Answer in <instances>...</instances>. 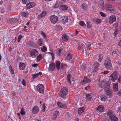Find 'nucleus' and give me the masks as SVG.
<instances>
[{"label":"nucleus","instance_id":"obj_1","mask_svg":"<svg viewBox=\"0 0 121 121\" xmlns=\"http://www.w3.org/2000/svg\"><path fill=\"white\" fill-rule=\"evenodd\" d=\"M105 67L108 69H112V66L111 64V61L110 59L108 58L105 59L104 63Z\"/></svg>","mask_w":121,"mask_h":121},{"label":"nucleus","instance_id":"obj_2","mask_svg":"<svg viewBox=\"0 0 121 121\" xmlns=\"http://www.w3.org/2000/svg\"><path fill=\"white\" fill-rule=\"evenodd\" d=\"M118 77V74L117 72L115 71L110 75L109 79L114 82L117 79Z\"/></svg>","mask_w":121,"mask_h":121},{"label":"nucleus","instance_id":"obj_3","mask_svg":"<svg viewBox=\"0 0 121 121\" xmlns=\"http://www.w3.org/2000/svg\"><path fill=\"white\" fill-rule=\"evenodd\" d=\"M68 93V90L67 88L66 87L63 88L61 90L60 96L64 99H65Z\"/></svg>","mask_w":121,"mask_h":121},{"label":"nucleus","instance_id":"obj_4","mask_svg":"<svg viewBox=\"0 0 121 121\" xmlns=\"http://www.w3.org/2000/svg\"><path fill=\"white\" fill-rule=\"evenodd\" d=\"M113 8L112 7V6L108 4H106L104 5V6H102V9H105L107 11H110L111 9H113Z\"/></svg>","mask_w":121,"mask_h":121},{"label":"nucleus","instance_id":"obj_5","mask_svg":"<svg viewBox=\"0 0 121 121\" xmlns=\"http://www.w3.org/2000/svg\"><path fill=\"white\" fill-rule=\"evenodd\" d=\"M37 90L40 93H43L44 90L43 86L42 84H39L37 86Z\"/></svg>","mask_w":121,"mask_h":121},{"label":"nucleus","instance_id":"obj_6","mask_svg":"<svg viewBox=\"0 0 121 121\" xmlns=\"http://www.w3.org/2000/svg\"><path fill=\"white\" fill-rule=\"evenodd\" d=\"M30 53L32 57L35 58L38 55V52L36 49H34L32 50L30 52Z\"/></svg>","mask_w":121,"mask_h":121},{"label":"nucleus","instance_id":"obj_7","mask_svg":"<svg viewBox=\"0 0 121 121\" xmlns=\"http://www.w3.org/2000/svg\"><path fill=\"white\" fill-rule=\"evenodd\" d=\"M50 18L51 22L53 24L56 23L58 21V17L54 15L51 16Z\"/></svg>","mask_w":121,"mask_h":121},{"label":"nucleus","instance_id":"obj_8","mask_svg":"<svg viewBox=\"0 0 121 121\" xmlns=\"http://www.w3.org/2000/svg\"><path fill=\"white\" fill-rule=\"evenodd\" d=\"M116 20V17L114 16H111L109 17V23L112 24L115 22Z\"/></svg>","mask_w":121,"mask_h":121},{"label":"nucleus","instance_id":"obj_9","mask_svg":"<svg viewBox=\"0 0 121 121\" xmlns=\"http://www.w3.org/2000/svg\"><path fill=\"white\" fill-rule=\"evenodd\" d=\"M39 108L37 106H35L32 110V113L35 114H36L39 111Z\"/></svg>","mask_w":121,"mask_h":121},{"label":"nucleus","instance_id":"obj_10","mask_svg":"<svg viewBox=\"0 0 121 121\" xmlns=\"http://www.w3.org/2000/svg\"><path fill=\"white\" fill-rule=\"evenodd\" d=\"M91 20L93 22L98 24L100 23L101 22V20L98 18H93Z\"/></svg>","mask_w":121,"mask_h":121},{"label":"nucleus","instance_id":"obj_11","mask_svg":"<svg viewBox=\"0 0 121 121\" xmlns=\"http://www.w3.org/2000/svg\"><path fill=\"white\" fill-rule=\"evenodd\" d=\"M55 68V63H52L49 65V69L53 71Z\"/></svg>","mask_w":121,"mask_h":121},{"label":"nucleus","instance_id":"obj_12","mask_svg":"<svg viewBox=\"0 0 121 121\" xmlns=\"http://www.w3.org/2000/svg\"><path fill=\"white\" fill-rule=\"evenodd\" d=\"M9 22L11 23H18V20L17 19L15 18H11L9 19Z\"/></svg>","mask_w":121,"mask_h":121},{"label":"nucleus","instance_id":"obj_13","mask_svg":"<svg viewBox=\"0 0 121 121\" xmlns=\"http://www.w3.org/2000/svg\"><path fill=\"white\" fill-rule=\"evenodd\" d=\"M26 66V65L24 63H20L19 66L20 69L21 70H23L25 68Z\"/></svg>","mask_w":121,"mask_h":121},{"label":"nucleus","instance_id":"obj_14","mask_svg":"<svg viewBox=\"0 0 121 121\" xmlns=\"http://www.w3.org/2000/svg\"><path fill=\"white\" fill-rule=\"evenodd\" d=\"M101 100L103 101H105L107 100L108 98L106 95H102L100 96Z\"/></svg>","mask_w":121,"mask_h":121},{"label":"nucleus","instance_id":"obj_15","mask_svg":"<svg viewBox=\"0 0 121 121\" xmlns=\"http://www.w3.org/2000/svg\"><path fill=\"white\" fill-rule=\"evenodd\" d=\"M91 81V80L90 79H87V78H84L83 79L82 81V84L83 85L86 82L87 83H88L90 82Z\"/></svg>","mask_w":121,"mask_h":121},{"label":"nucleus","instance_id":"obj_16","mask_svg":"<svg viewBox=\"0 0 121 121\" xmlns=\"http://www.w3.org/2000/svg\"><path fill=\"white\" fill-rule=\"evenodd\" d=\"M81 7L85 11H86L87 9V6L86 2L83 3L82 4Z\"/></svg>","mask_w":121,"mask_h":121},{"label":"nucleus","instance_id":"obj_17","mask_svg":"<svg viewBox=\"0 0 121 121\" xmlns=\"http://www.w3.org/2000/svg\"><path fill=\"white\" fill-rule=\"evenodd\" d=\"M92 94L90 93L88 94H86V99L87 100L90 101L91 100Z\"/></svg>","mask_w":121,"mask_h":121},{"label":"nucleus","instance_id":"obj_18","mask_svg":"<svg viewBox=\"0 0 121 121\" xmlns=\"http://www.w3.org/2000/svg\"><path fill=\"white\" fill-rule=\"evenodd\" d=\"M62 38L63 42H64L63 41L67 42L68 40V39L67 37V36L65 34H64L62 35Z\"/></svg>","mask_w":121,"mask_h":121},{"label":"nucleus","instance_id":"obj_19","mask_svg":"<svg viewBox=\"0 0 121 121\" xmlns=\"http://www.w3.org/2000/svg\"><path fill=\"white\" fill-rule=\"evenodd\" d=\"M97 110L100 112H103L104 110V107L103 106H99L98 107Z\"/></svg>","mask_w":121,"mask_h":121},{"label":"nucleus","instance_id":"obj_20","mask_svg":"<svg viewBox=\"0 0 121 121\" xmlns=\"http://www.w3.org/2000/svg\"><path fill=\"white\" fill-rule=\"evenodd\" d=\"M106 94L107 95L110 96L112 94V91L111 90H109L105 91Z\"/></svg>","mask_w":121,"mask_h":121},{"label":"nucleus","instance_id":"obj_21","mask_svg":"<svg viewBox=\"0 0 121 121\" xmlns=\"http://www.w3.org/2000/svg\"><path fill=\"white\" fill-rule=\"evenodd\" d=\"M56 67L57 69L59 70L60 68V62L59 61H57L56 63Z\"/></svg>","mask_w":121,"mask_h":121},{"label":"nucleus","instance_id":"obj_22","mask_svg":"<svg viewBox=\"0 0 121 121\" xmlns=\"http://www.w3.org/2000/svg\"><path fill=\"white\" fill-rule=\"evenodd\" d=\"M84 108L83 107H82L79 108L78 110V113L79 115H81L84 111Z\"/></svg>","mask_w":121,"mask_h":121},{"label":"nucleus","instance_id":"obj_23","mask_svg":"<svg viewBox=\"0 0 121 121\" xmlns=\"http://www.w3.org/2000/svg\"><path fill=\"white\" fill-rule=\"evenodd\" d=\"M62 21L63 22H65L68 20V18L67 16H65L62 17Z\"/></svg>","mask_w":121,"mask_h":121},{"label":"nucleus","instance_id":"obj_24","mask_svg":"<svg viewBox=\"0 0 121 121\" xmlns=\"http://www.w3.org/2000/svg\"><path fill=\"white\" fill-rule=\"evenodd\" d=\"M113 90L114 91H116L118 90L117 83L113 84Z\"/></svg>","mask_w":121,"mask_h":121},{"label":"nucleus","instance_id":"obj_25","mask_svg":"<svg viewBox=\"0 0 121 121\" xmlns=\"http://www.w3.org/2000/svg\"><path fill=\"white\" fill-rule=\"evenodd\" d=\"M43 39H39L38 41V44L39 45L41 46L42 45H43Z\"/></svg>","mask_w":121,"mask_h":121},{"label":"nucleus","instance_id":"obj_26","mask_svg":"<svg viewBox=\"0 0 121 121\" xmlns=\"http://www.w3.org/2000/svg\"><path fill=\"white\" fill-rule=\"evenodd\" d=\"M110 118L111 121H117V118L113 115Z\"/></svg>","mask_w":121,"mask_h":121},{"label":"nucleus","instance_id":"obj_27","mask_svg":"<svg viewBox=\"0 0 121 121\" xmlns=\"http://www.w3.org/2000/svg\"><path fill=\"white\" fill-rule=\"evenodd\" d=\"M111 52H112V55L114 57H115L117 55V51L116 50H114L112 51V50H111Z\"/></svg>","mask_w":121,"mask_h":121},{"label":"nucleus","instance_id":"obj_28","mask_svg":"<svg viewBox=\"0 0 121 121\" xmlns=\"http://www.w3.org/2000/svg\"><path fill=\"white\" fill-rule=\"evenodd\" d=\"M104 87L106 89H107L108 90L110 88V85L109 84L108 82H106L105 84Z\"/></svg>","mask_w":121,"mask_h":121},{"label":"nucleus","instance_id":"obj_29","mask_svg":"<svg viewBox=\"0 0 121 121\" xmlns=\"http://www.w3.org/2000/svg\"><path fill=\"white\" fill-rule=\"evenodd\" d=\"M106 82L105 81H103L99 84L101 88L103 87L104 86H105Z\"/></svg>","mask_w":121,"mask_h":121},{"label":"nucleus","instance_id":"obj_30","mask_svg":"<svg viewBox=\"0 0 121 121\" xmlns=\"http://www.w3.org/2000/svg\"><path fill=\"white\" fill-rule=\"evenodd\" d=\"M61 9L63 11L67 9L68 7L64 5H61Z\"/></svg>","mask_w":121,"mask_h":121},{"label":"nucleus","instance_id":"obj_31","mask_svg":"<svg viewBox=\"0 0 121 121\" xmlns=\"http://www.w3.org/2000/svg\"><path fill=\"white\" fill-rule=\"evenodd\" d=\"M72 57V56L69 53H68L67 54V55L66 57L65 58V59L67 60H70V59H71Z\"/></svg>","mask_w":121,"mask_h":121},{"label":"nucleus","instance_id":"obj_32","mask_svg":"<svg viewBox=\"0 0 121 121\" xmlns=\"http://www.w3.org/2000/svg\"><path fill=\"white\" fill-rule=\"evenodd\" d=\"M98 4L100 6H101V8L102 9V6H104V2L103 0H100V1L98 3Z\"/></svg>","mask_w":121,"mask_h":121},{"label":"nucleus","instance_id":"obj_33","mask_svg":"<svg viewBox=\"0 0 121 121\" xmlns=\"http://www.w3.org/2000/svg\"><path fill=\"white\" fill-rule=\"evenodd\" d=\"M107 115L109 117V118L113 116L112 114V113L111 111L108 112L107 114Z\"/></svg>","mask_w":121,"mask_h":121},{"label":"nucleus","instance_id":"obj_34","mask_svg":"<svg viewBox=\"0 0 121 121\" xmlns=\"http://www.w3.org/2000/svg\"><path fill=\"white\" fill-rule=\"evenodd\" d=\"M21 111L20 113L22 115H24L25 114V112L24 111V109L23 108H21Z\"/></svg>","mask_w":121,"mask_h":121},{"label":"nucleus","instance_id":"obj_35","mask_svg":"<svg viewBox=\"0 0 121 121\" xmlns=\"http://www.w3.org/2000/svg\"><path fill=\"white\" fill-rule=\"evenodd\" d=\"M91 45V44L90 43H89L88 44L87 46V49L86 50V53H89L88 50H89L90 49Z\"/></svg>","mask_w":121,"mask_h":121},{"label":"nucleus","instance_id":"obj_36","mask_svg":"<svg viewBox=\"0 0 121 121\" xmlns=\"http://www.w3.org/2000/svg\"><path fill=\"white\" fill-rule=\"evenodd\" d=\"M41 50L43 52H45L47 51V48L45 46H44L41 48Z\"/></svg>","mask_w":121,"mask_h":121},{"label":"nucleus","instance_id":"obj_37","mask_svg":"<svg viewBox=\"0 0 121 121\" xmlns=\"http://www.w3.org/2000/svg\"><path fill=\"white\" fill-rule=\"evenodd\" d=\"M9 68L10 71L11 73L12 74H13L14 73V71L12 69V66L10 65L9 67Z\"/></svg>","mask_w":121,"mask_h":121},{"label":"nucleus","instance_id":"obj_38","mask_svg":"<svg viewBox=\"0 0 121 121\" xmlns=\"http://www.w3.org/2000/svg\"><path fill=\"white\" fill-rule=\"evenodd\" d=\"M37 61H39L42 59V56L41 54H39V55L37 56Z\"/></svg>","mask_w":121,"mask_h":121},{"label":"nucleus","instance_id":"obj_39","mask_svg":"<svg viewBox=\"0 0 121 121\" xmlns=\"http://www.w3.org/2000/svg\"><path fill=\"white\" fill-rule=\"evenodd\" d=\"M71 75L70 74H68L67 78V80L69 82H70V78H71Z\"/></svg>","mask_w":121,"mask_h":121},{"label":"nucleus","instance_id":"obj_40","mask_svg":"<svg viewBox=\"0 0 121 121\" xmlns=\"http://www.w3.org/2000/svg\"><path fill=\"white\" fill-rule=\"evenodd\" d=\"M103 57V56L101 55H99L98 56L99 59L98 60L99 62H100Z\"/></svg>","mask_w":121,"mask_h":121},{"label":"nucleus","instance_id":"obj_41","mask_svg":"<svg viewBox=\"0 0 121 121\" xmlns=\"http://www.w3.org/2000/svg\"><path fill=\"white\" fill-rule=\"evenodd\" d=\"M31 0H22V2L23 4H26L27 3H28L29 2L31 1Z\"/></svg>","mask_w":121,"mask_h":121},{"label":"nucleus","instance_id":"obj_42","mask_svg":"<svg viewBox=\"0 0 121 121\" xmlns=\"http://www.w3.org/2000/svg\"><path fill=\"white\" fill-rule=\"evenodd\" d=\"M84 47V44H81L78 47V49L79 50H81Z\"/></svg>","mask_w":121,"mask_h":121},{"label":"nucleus","instance_id":"obj_43","mask_svg":"<svg viewBox=\"0 0 121 121\" xmlns=\"http://www.w3.org/2000/svg\"><path fill=\"white\" fill-rule=\"evenodd\" d=\"M41 34L44 38H46V35L44 32L41 31Z\"/></svg>","mask_w":121,"mask_h":121},{"label":"nucleus","instance_id":"obj_44","mask_svg":"<svg viewBox=\"0 0 121 121\" xmlns=\"http://www.w3.org/2000/svg\"><path fill=\"white\" fill-rule=\"evenodd\" d=\"M30 4V7H29V8H31L32 7H33L34 6H35V4L34 3L32 2H30L29 3Z\"/></svg>","mask_w":121,"mask_h":121},{"label":"nucleus","instance_id":"obj_45","mask_svg":"<svg viewBox=\"0 0 121 121\" xmlns=\"http://www.w3.org/2000/svg\"><path fill=\"white\" fill-rule=\"evenodd\" d=\"M61 51V50L60 49H59L57 52V56H59L60 55V53Z\"/></svg>","mask_w":121,"mask_h":121},{"label":"nucleus","instance_id":"obj_46","mask_svg":"<svg viewBox=\"0 0 121 121\" xmlns=\"http://www.w3.org/2000/svg\"><path fill=\"white\" fill-rule=\"evenodd\" d=\"M5 11V9L2 7L0 8V12L2 13H4Z\"/></svg>","mask_w":121,"mask_h":121},{"label":"nucleus","instance_id":"obj_47","mask_svg":"<svg viewBox=\"0 0 121 121\" xmlns=\"http://www.w3.org/2000/svg\"><path fill=\"white\" fill-rule=\"evenodd\" d=\"M80 24L82 26H84L85 25V26H86V25L85 24L84 22L82 21H80Z\"/></svg>","mask_w":121,"mask_h":121},{"label":"nucleus","instance_id":"obj_48","mask_svg":"<svg viewBox=\"0 0 121 121\" xmlns=\"http://www.w3.org/2000/svg\"><path fill=\"white\" fill-rule=\"evenodd\" d=\"M56 28L57 29L59 30H61L62 29V27L60 25L57 26Z\"/></svg>","mask_w":121,"mask_h":121},{"label":"nucleus","instance_id":"obj_49","mask_svg":"<svg viewBox=\"0 0 121 121\" xmlns=\"http://www.w3.org/2000/svg\"><path fill=\"white\" fill-rule=\"evenodd\" d=\"M67 67V65L65 64H64L63 63L61 64V68L63 69L64 67H65L66 68Z\"/></svg>","mask_w":121,"mask_h":121},{"label":"nucleus","instance_id":"obj_50","mask_svg":"<svg viewBox=\"0 0 121 121\" xmlns=\"http://www.w3.org/2000/svg\"><path fill=\"white\" fill-rule=\"evenodd\" d=\"M57 104L58 105V106L60 108H61L62 106V104L60 102H58L57 103Z\"/></svg>","mask_w":121,"mask_h":121},{"label":"nucleus","instance_id":"obj_51","mask_svg":"<svg viewBox=\"0 0 121 121\" xmlns=\"http://www.w3.org/2000/svg\"><path fill=\"white\" fill-rule=\"evenodd\" d=\"M99 63L97 62H95L94 64V67H98L99 65Z\"/></svg>","mask_w":121,"mask_h":121},{"label":"nucleus","instance_id":"obj_52","mask_svg":"<svg viewBox=\"0 0 121 121\" xmlns=\"http://www.w3.org/2000/svg\"><path fill=\"white\" fill-rule=\"evenodd\" d=\"M87 26L88 28H90L91 27V25L90 24V23L89 22H87L86 23Z\"/></svg>","mask_w":121,"mask_h":121},{"label":"nucleus","instance_id":"obj_53","mask_svg":"<svg viewBox=\"0 0 121 121\" xmlns=\"http://www.w3.org/2000/svg\"><path fill=\"white\" fill-rule=\"evenodd\" d=\"M54 114L55 115V116L57 117V116L59 115V112L58 111H56L54 112Z\"/></svg>","mask_w":121,"mask_h":121},{"label":"nucleus","instance_id":"obj_54","mask_svg":"<svg viewBox=\"0 0 121 121\" xmlns=\"http://www.w3.org/2000/svg\"><path fill=\"white\" fill-rule=\"evenodd\" d=\"M39 75V74L37 73L36 74H33L32 75V78L33 79H35L36 77Z\"/></svg>","mask_w":121,"mask_h":121},{"label":"nucleus","instance_id":"obj_55","mask_svg":"<svg viewBox=\"0 0 121 121\" xmlns=\"http://www.w3.org/2000/svg\"><path fill=\"white\" fill-rule=\"evenodd\" d=\"M98 68L97 67H94V69L93 71L94 72H97L98 70Z\"/></svg>","mask_w":121,"mask_h":121},{"label":"nucleus","instance_id":"obj_56","mask_svg":"<svg viewBox=\"0 0 121 121\" xmlns=\"http://www.w3.org/2000/svg\"><path fill=\"white\" fill-rule=\"evenodd\" d=\"M116 30H115V32H114L113 34L114 36H115L116 35V34L118 32V29L116 28Z\"/></svg>","mask_w":121,"mask_h":121},{"label":"nucleus","instance_id":"obj_57","mask_svg":"<svg viewBox=\"0 0 121 121\" xmlns=\"http://www.w3.org/2000/svg\"><path fill=\"white\" fill-rule=\"evenodd\" d=\"M113 9H111V13H112L114 14H116V12L115 11V10L113 8Z\"/></svg>","mask_w":121,"mask_h":121},{"label":"nucleus","instance_id":"obj_58","mask_svg":"<svg viewBox=\"0 0 121 121\" xmlns=\"http://www.w3.org/2000/svg\"><path fill=\"white\" fill-rule=\"evenodd\" d=\"M59 6V3L58 2H57L55 4V5L53 7L54 8H57Z\"/></svg>","mask_w":121,"mask_h":121},{"label":"nucleus","instance_id":"obj_59","mask_svg":"<svg viewBox=\"0 0 121 121\" xmlns=\"http://www.w3.org/2000/svg\"><path fill=\"white\" fill-rule=\"evenodd\" d=\"M113 26L116 29L118 27V23H115L113 24Z\"/></svg>","mask_w":121,"mask_h":121},{"label":"nucleus","instance_id":"obj_60","mask_svg":"<svg viewBox=\"0 0 121 121\" xmlns=\"http://www.w3.org/2000/svg\"><path fill=\"white\" fill-rule=\"evenodd\" d=\"M41 14L42 15L43 17H44L46 14V12H43Z\"/></svg>","mask_w":121,"mask_h":121},{"label":"nucleus","instance_id":"obj_61","mask_svg":"<svg viewBox=\"0 0 121 121\" xmlns=\"http://www.w3.org/2000/svg\"><path fill=\"white\" fill-rule=\"evenodd\" d=\"M100 14L103 17H105L106 16L105 14L103 13L100 12Z\"/></svg>","mask_w":121,"mask_h":121},{"label":"nucleus","instance_id":"obj_62","mask_svg":"<svg viewBox=\"0 0 121 121\" xmlns=\"http://www.w3.org/2000/svg\"><path fill=\"white\" fill-rule=\"evenodd\" d=\"M101 121H109L107 118L104 117L102 119Z\"/></svg>","mask_w":121,"mask_h":121},{"label":"nucleus","instance_id":"obj_63","mask_svg":"<svg viewBox=\"0 0 121 121\" xmlns=\"http://www.w3.org/2000/svg\"><path fill=\"white\" fill-rule=\"evenodd\" d=\"M22 15L24 17H26V13L25 12H23L22 13Z\"/></svg>","mask_w":121,"mask_h":121},{"label":"nucleus","instance_id":"obj_64","mask_svg":"<svg viewBox=\"0 0 121 121\" xmlns=\"http://www.w3.org/2000/svg\"><path fill=\"white\" fill-rule=\"evenodd\" d=\"M109 73V71H105L104 72H102V73L104 74H106L108 73Z\"/></svg>","mask_w":121,"mask_h":121}]
</instances>
